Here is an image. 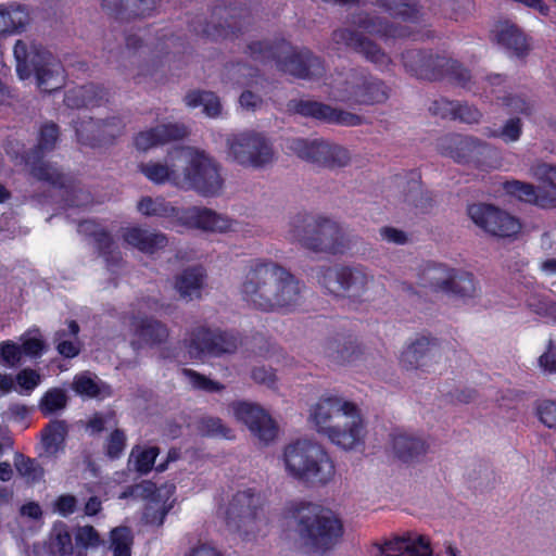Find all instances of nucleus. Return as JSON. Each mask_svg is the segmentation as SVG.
<instances>
[{
    "label": "nucleus",
    "mask_w": 556,
    "mask_h": 556,
    "mask_svg": "<svg viewBox=\"0 0 556 556\" xmlns=\"http://www.w3.org/2000/svg\"><path fill=\"white\" fill-rule=\"evenodd\" d=\"M304 289L305 285L288 269L267 260L252 261L240 287L242 299L266 313L293 312Z\"/></svg>",
    "instance_id": "obj_1"
},
{
    "label": "nucleus",
    "mask_w": 556,
    "mask_h": 556,
    "mask_svg": "<svg viewBox=\"0 0 556 556\" xmlns=\"http://www.w3.org/2000/svg\"><path fill=\"white\" fill-rule=\"evenodd\" d=\"M245 53L256 62H275L277 70L298 79H318L326 73L325 60L308 48L296 49L283 38L252 41Z\"/></svg>",
    "instance_id": "obj_2"
},
{
    "label": "nucleus",
    "mask_w": 556,
    "mask_h": 556,
    "mask_svg": "<svg viewBox=\"0 0 556 556\" xmlns=\"http://www.w3.org/2000/svg\"><path fill=\"white\" fill-rule=\"evenodd\" d=\"M311 418L319 433L343 450H352L362 441L363 420L353 402H342L332 395L321 397L313 407Z\"/></svg>",
    "instance_id": "obj_3"
},
{
    "label": "nucleus",
    "mask_w": 556,
    "mask_h": 556,
    "mask_svg": "<svg viewBox=\"0 0 556 556\" xmlns=\"http://www.w3.org/2000/svg\"><path fill=\"white\" fill-rule=\"evenodd\" d=\"M287 473L308 486H324L334 477L336 467L328 452L308 440H295L283 448Z\"/></svg>",
    "instance_id": "obj_4"
},
{
    "label": "nucleus",
    "mask_w": 556,
    "mask_h": 556,
    "mask_svg": "<svg viewBox=\"0 0 556 556\" xmlns=\"http://www.w3.org/2000/svg\"><path fill=\"white\" fill-rule=\"evenodd\" d=\"M60 137V128L55 123H46L40 127L37 144L25 152L24 162L29 166L30 175L53 188L64 190L67 206H79L73 197L78 189L76 179L64 174L56 164L43 161L45 155L54 150Z\"/></svg>",
    "instance_id": "obj_5"
},
{
    "label": "nucleus",
    "mask_w": 556,
    "mask_h": 556,
    "mask_svg": "<svg viewBox=\"0 0 556 556\" xmlns=\"http://www.w3.org/2000/svg\"><path fill=\"white\" fill-rule=\"evenodd\" d=\"M290 237L303 248L313 252L343 254L349 248V239L341 226L325 216H314L302 212L290 220Z\"/></svg>",
    "instance_id": "obj_6"
},
{
    "label": "nucleus",
    "mask_w": 556,
    "mask_h": 556,
    "mask_svg": "<svg viewBox=\"0 0 556 556\" xmlns=\"http://www.w3.org/2000/svg\"><path fill=\"white\" fill-rule=\"evenodd\" d=\"M401 60L405 71L418 79L439 81L447 78L463 89L475 91L470 71L457 60L421 49L404 51Z\"/></svg>",
    "instance_id": "obj_7"
},
{
    "label": "nucleus",
    "mask_w": 556,
    "mask_h": 556,
    "mask_svg": "<svg viewBox=\"0 0 556 556\" xmlns=\"http://www.w3.org/2000/svg\"><path fill=\"white\" fill-rule=\"evenodd\" d=\"M16 61V73L21 79L35 75L38 88L51 93L64 86V68L59 59L41 45L27 46L17 40L13 48Z\"/></svg>",
    "instance_id": "obj_8"
},
{
    "label": "nucleus",
    "mask_w": 556,
    "mask_h": 556,
    "mask_svg": "<svg viewBox=\"0 0 556 556\" xmlns=\"http://www.w3.org/2000/svg\"><path fill=\"white\" fill-rule=\"evenodd\" d=\"M137 210L147 217L178 218L187 227L204 231L226 232L232 226L230 218L207 207L193 206L180 214V210L164 198L142 197L138 201Z\"/></svg>",
    "instance_id": "obj_9"
},
{
    "label": "nucleus",
    "mask_w": 556,
    "mask_h": 556,
    "mask_svg": "<svg viewBox=\"0 0 556 556\" xmlns=\"http://www.w3.org/2000/svg\"><path fill=\"white\" fill-rule=\"evenodd\" d=\"M299 513L298 531L306 547L324 553L339 543L343 525L331 510L306 503L299 508Z\"/></svg>",
    "instance_id": "obj_10"
},
{
    "label": "nucleus",
    "mask_w": 556,
    "mask_h": 556,
    "mask_svg": "<svg viewBox=\"0 0 556 556\" xmlns=\"http://www.w3.org/2000/svg\"><path fill=\"white\" fill-rule=\"evenodd\" d=\"M240 344L241 337L238 331L218 327L212 328L207 325L192 327L184 339V346L193 359L233 354Z\"/></svg>",
    "instance_id": "obj_11"
},
{
    "label": "nucleus",
    "mask_w": 556,
    "mask_h": 556,
    "mask_svg": "<svg viewBox=\"0 0 556 556\" xmlns=\"http://www.w3.org/2000/svg\"><path fill=\"white\" fill-rule=\"evenodd\" d=\"M318 283L330 294L368 300L367 292L375 283L372 275L362 266H323L316 275Z\"/></svg>",
    "instance_id": "obj_12"
},
{
    "label": "nucleus",
    "mask_w": 556,
    "mask_h": 556,
    "mask_svg": "<svg viewBox=\"0 0 556 556\" xmlns=\"http://www.w3.org/2000/svg\"><path fill=\"white\" fill-rule=\"evenodd\" d=\"M211 17L212 22L203 23L198 16L189 21V30L203 38L217 41L238 38L251 23L249 10L242 7L215 5Z\"/></svg>",
    "instance_id": "obj_13"
},
{
    "label": "nucleus",
    "mask_w": 556,
    "mask_h": 556,
    "mask_svg": "<svg viewBox=\"0 0 556 556\" xmlns=\"http://www.w3.org/2000/svg\"><path fill=\"white\" fill-rule=\"evenodd\" d=\"M177 184L180 189L193 190L203 197H215L222 191L224 179L213 159L204 151L192 150Z\"/></svg>",
    "instance_id": "obj_14"
},
{
    "label": "nucleus",
    "mask_w": 556,
    "mask_h": 556,
    "mask_svg": "<svg viewBox=\"0 0 556 556\" xmlns=\"http://www.w3.org/2000/svg\"><path fill=\"white\" fill-rule=\"evenodd\" d=\"M389 97L390 88L382 79L353 70L338 89L337 99L351 105H375L384 103Z\"/></svg>",
    "instance_id": "obj_15"
},
{
    "label": "nucleus",
    "mask_w": 556,
    "mask_h": 556,
    "mask_svg": "<svg viewBox=\"0 0 556 556\" xmlns=\"http://www.w3.org/2000/svg\"><path fill=\"white\" fill-rule=\"evenodd\" d=\"M288 149L301 160L328 169L345 167L351 161L348 149L319 139L294 138L289 140Z\"/></svg>",
    "instance_id": "obj_16"
},
{
    "label": "nucleus",
    "mask_w": 556,
    "mask_h": 556,
    "mask_svg": "<svg viewBox=\"0 0 556 556\" xmlns=\"http://www.w3.org/2000/svg\"><path fill=\"white\" fill-rule=\"evenodd\" d=\"M467 215L485 233L500 239H516L522 228L519 218L494 204H469Z\"/></svg>",
    "instance_id": "obj_17"
},
{
    "label": "nucleus",
    "mask_w": 556,
    "mask_h": 556,
    "mask_svg": "<svg viewBox=\"0 0 556 556\" xmlns=\"http://www.w3.org/2000/svg\"><path fill=\"white\" fill-rule=\"evenodd\" d=\"M229 155L244 167L262 168L274 159L269 140L260 132L243 131L228 140Z\"/></svg>",
    "instance_id": "obj_18"
},
{
    "label": "nucleus",
    "mask_w": 556,
    "mask_h": 556,
    "mask_svg": "<svg viewBox=\"0 0 556 556\" xmlns=\"http://www.w3.org/2000/svg\"><path fill=\"white\" fill-rule=\"evenodd\" d=\"M488 148L485 142L476 137L455 132L446 134L437 141V150L441 155L458 164H472L477 168L481 167V156Z\"/></svg>",
    "instance_id": "obj_19"
},
{
    "label": "nucleus",
    "mask_w": 556,
    "mask_h": 556,
    "mask_svg": "<svg viewBox=\"0 0 556 556\" xmlns=\"http://www.w3.org/2000/svg\"><path fill=\"white\" fill-rule=\"evenodd\" d=\"M126 124L118 116L105 119L74 121L75 134L80 144L91 148L102 147L112 143L125 130Z\"/></svg>",
    "instance_id": "obj_20"
},
{
    "label": "nucleus",
    "mask_w": 556,
    "mask_h": 556,
    "mask_svg": "<svg viewBox=\"0 0 556 556\" xmlns=\"http://www.w3.org/2000/svg\"><path fill=\"white\" fill-rule=\"evenodd\" d=\"M288 108L303 117L316 119L324 124L354 127L363 124L358 114L332 108L329 104L314 100H291Z\"/></svg>",
    "instance_id": "obj_21"
},
{
    "label": "nucleus",
    "mask_w": 556,
    "mask_h": 556,
    "mask_svg": "<svg viewBox=\"0 0 556 556\" xmlns=\"http://www.w3.org/2000/svg\"><path fill=\"white\" fill-rule=\"evenodd\" d=\"M129 344L135 352L155 349L165 344L170 336L168 326L151 315L132 316L130 318Z\"/></svg>",
    "instance_id": "obj_22"
},
{
    "label": "nucleus",
    "mask_w": 556,
    "mask_h": 556,
    "mask_svg": "<svg viewBox=\"0 0 556 556\" xmlns=\"http://www.w3.org/2000/svg\"><path fill=\"white\" fill-rule=\"evenodd\" d=\"M332 40L337 45H343L353 52L362 55L367 62L372 63L379 70L388 68L392 61L381 47L366 37L361 31L350 28L333 30Z\"/></svg>",
    "instance_id": "obj_23"
},
{
    "label": "nucleus",
    "mask_w": 556,
    "mask_h": 556,
    "mask_svg": "<svg viewBox=\"0 0 556 556\" xmlns=\"http://www.w3.org/2000/svg\"><path fill=\"white\" fill-rule=\"evenodd\" d=\"M264 501L254 489L248 488L238 491L229 502L226 510L227 525H233L237 530L248 528L258 520L263 510Z\"/></svg>",
    "instance_id": "obj_24"
},
{
    "label": "nucleus",
    "mask_w": 556,
    "mask_h": 556,
    "mask_svg": "<svg viewBox=\"0 0 556 556\" xmlns=\"http://www.w3.org/2000/svg\"><path fill=\"white\" fill-rule=\"evenodd\" d=\"M231 407L236 418L243 422L254 437L264 443L274 441L278 428L264 408L248 402H235Z\"/></svg>",
    "instance_id": "obj_25"
},
{
    "label": "nucleus",
    "mask_w": 556,
    "mask_h": 556,
    "mask_svg": "<svg viewBox=\"0 0 556 556\" xmlns=\"http://www.w3.org/2000/svg\"><path fill=\"white\" fill-rule=\"evenodd\" d=\"M503 190L506 194L540 208H556V194L546 189L535 187L530 182L516 179L506 180L503 182Z\"/></svg>",
    "instance_id": "obj_26"
},
{
    "label": "nucleus",
    "mask_w": 556,
    "mask_h": 556,
    "mask_svg": "<svg viewBox=\"0 0 556 556\" xmlns=\"http://www.w3.org/2000/svg\"><path fill=\"white\" fill-rule=\"evenodd\" d=\"M159 0H102V9L114 20L129 22L151 16Z\"/></svg>",
    "instance_id": "obj_27"
},
{
    "label": "nucleus",
    "mask_w": 556,
    "mask_h": 556,
    "mask_svg": "<svg viewBox=\"0 0 556 556\" xmlns=\"http://www.w3.org/2000/svg\"><path fill=\"white\" fill-rule=\"evenodd\" d=\"M187 136V129L179 124H162L148 130L138 132L134 138V144L139 151H147L153 147L180 140Z\"/></svg>",
    "instance_id": "obj_28"
},
{
    "label": "nucleus",
    "mask_w": 556,
    "mask_h": 556,
    "mask_svg": "<svg viewBox=\"0 0 556 556\" xmlns=\"http://www.w3.org/2000/svg\"><path fill=\"white\" fill-rule=\"evenodd\" d=\"M438 345L437 338L421 336L403 350L400 364L407 370L424 368L435 357Z\"/></svg>",
    "instance_id": "obj_29"
},
{
    "label": "nucleus",
    "mask_w": 556,
    "mask_h": 556,
    "mask_svg": "<svg viewBox=\"0 0 556 556\" xmlns=\"http://www.w3.org/2000/svg\"><path fill=\"white\" fill-rule=\"evenodd\" d=\"M395 181L403 187L404 201L412 204L420 213H428L433 206V199L428 191L421 187V175L417 169L405 172L404 176L396 175Z\"/></svg>",
    "instance_id": "obj_30"
},
{
    "label": "nucleus",
    "mask_w": 556,
    "mask_h": 556,
    "mask_svg": "<svg viewBox=\"0 0 556 556\" xmlns=\"http://www.w3.org/2000/svg\"><path fill=\"white\" fill-rule=\"evenodd\" d=\"M378 556H434L430 541L419 535L416 539L410 536H397L393 540L378 545Z\"/></svg>",
    "instance_id": "obj_31"
},
{
    "label": "nucleus",
    "mask_w": 556,
    "mask_h": 556,
    "mask_svg": "<svg viewBox=\"0 0 556 556\" xmlns=\"http://www.w3.org/2000/svg\"><path fill=\"white\" fill-rule=\"evenodd\" d=\"M109 97L110 92L103 86L87 84L68 89L64 103L70 109L98 108L109 102Z\"/></svg>",
    "instance_id": "obj_32"
},
{
    "label": "nucleus",
    "mask_w": 556,
    "mask_h": 556,
    "mask_svg": "<svg viewBox=\"0 0 556 556\" xmlns=\"http://www.w3.org/2000/svg\"><path fill=\"white\" fill-rule=\"evenodd\" d=\"M355 24L358 28L384 40L408 38L412 33L407 26L395 24L384 17L363 13L357 16Z\"/></svg>",
    "instance_id": "obj_33"
},
{
    "label": "nucleus",
    "mask_w": 556,
    "mask_h": 556,
    "mask_svg": "<svg viewBox=\"0 0 556 556\" xmlns=\"http://www.w3.org/2000/svg\"><path fill=\"white\" fill-rule=\"evenodd\" d=\"M122 237L126 244L150 255L164 249L168 243L166 235L149 231L140 226L125 228Z\"/></svg>",
    "instance_id": "obj_34"
},
{
    "label": "nucleus",
    "mask_w": 556,
    "mask_h": 556,
    "mask_svg": "<svg viewBox=\"0 0 556 556\" xmlns=\"http://www.w3.org/2000/svg\"><path fill=\"white\" fill-rule=\"evenodd\" d=\"M122 237L126 244L150 255L164 249L168 243L166 235L149 231L140 226L125 228Z\"/></svg>",
    "instance_id": "obj_35"
},
{
    "label": "nucleus",
    "mask_w": 556,
    "mask_h": 556,
    "mask_svg": "<svg viewBox=\"0 0 556 556\" xmlns=\"http://www.w3.org/2000/svg\"><path fill=\"white\" fill-rule=\"evenodd\" d=\"M441 283L443 285V293L463 302L475 299L480 289L475 275L460 268H455L451 278Z\"/></svg>",
    "instance_id": "obj_36"
},
{
    "label": "nucleus",
    "mask_w": 556,
    "mask_h": 556,
    "mask_svg": "<svg viewBox=\"0 0 556 556\" xmlns=\"http://www.w3.org/2000/svg\"><path fill=\"white\" fill-rule=\"evenodd\" d=\"M495 39L498 45L519 59H523L529 54L530 45L527 36L515 24L508 22L501 23L497 26Z\"/></svg>",
    "instance_id": "obj_37"
},
{
    "label": "nucleus",
    "mask_w": 556,
    "mask_h": 556,
    "mask_svg": "<svg viewBox=\"0 0 556 556\" xmlns=\"http://www.w3.org/2000/svg\"><path fill=\"white\" fill-rule=\"evenodd\" d=\"M68 434V425L63 419L49 421L41 430V445L43 452L39 456L56 457L64 452L65 441Z\"/></svg>",
    "instance_id": "obj_38"
},
{
    "label": "nucleus",
    "mask_w": 556,
    "mask_h": 556,
    "mask_svg": "<svg viewBox=\"0 0 556 556\" xmlns=\"http://www.w3.org/2000/svg\"><path fill=\"white\" fill-rule=\"evenodd\" d=\"M359 353V346L351 336H337L329 339L325 346L326 356L340 365L354 361Z\"/></svg>",
    "instance_id": "obj_39"
},
{
    "label": "nucleus",
    "mask_w": 556,
    "mask_h": 556,
    "mask_svg": "<svg viewBox=\"0 0 556 556\" xmlns=\"http://www.w3.org/2000/svg\"><path fill=\"white\" fill-rule=\"evenodd\" d=\"M392 446L396 457L403 463H412L427 452V444L419 438L406 433L392 435Z\"/></svg>",
    "instance_id": "obj_40"
},
{
    "label": "nucleus",
    "mask_w": 556,
    "mask_h": 556,
    "mask_svg": "<svg viewBox=\"0 0 556 556\" xmlns=\"http://www.w3.org/2000/svg\"><path fill=\"white\" fill-rule=\"evenodd\" d=\"M375 4L394 18L409 23L421 21V9L416 0H376Z\"/></svg>",
    "instance_id": "obj_41"
},
{
    "label": "nucleus",
    "mask_w": 556,
    "mask_h": 556,
    "mask_svg": "<svg viewBox=\"0 0 556 556\" xmlns=\"http://www.w3.org/2000/svg\"><path fill=\"white\" fill-rule=\"evenodd\" d=\"M96 249L104 260L109 270L114 271L123 263L122 252L115 247L113 237L106 229H100L92 233Z\"/></svg>",
    "instance_id": "obj_42"
},
{
    "label": "nucleus",
    "mask_w": 556,
    "mask_h": 556,
    "mask_svg": "<svg viewBox=\"0 0 556 556\" xmlns=\"http://www.w3.org/2000/svg\"><path fill=\"white\" fill-rule=\"evenodd\" d=\"M28 22V13L21 4H0V36L22 30Z\"/></svg>",
    "instance_id": "obj_43"
},
{
    "label": "nucleus",
    "mask_w": 556,
    "mask_h": 556,
    "mask_svg": "<svg viewBox=\"0 0 556 556\" xmlns=\"http://www.w3.org/2000/svg\"><path fill=\"white\" fill-rule=\"evenodd\" d=\"M204 277L202 267H189L176 277L175 287L182 299L200 298Z\"/></svg>",
    "instance_id": "obj_44"
},
{
    "label": "nucleus",
    "mask_w": 556,
    "mask_h": 556,
    "mask_svg": "<svg viewBox=\"0 0 556 556\" xmlns=\"http://www.w3.org/2000/svg\"><path fill=\"white\" fill-rule=\"evenodd\" d=\"M49 551L52 556H70L74 547L68 526L63 521L53 523L49 535Z\"/></svg>",
    "instance_id": "obj_45"
},
{
    "label": "nucleus",
    "mask_w": 556,
    "mask_h": 556,
    "mask_svg": "<svg viewBox=\"0 0 556 556\" xmlns=\"http://www.w3.org/2000/svg\"><path fill=\"white\" fill-rule=\"evenodd\" d=\"M185 103L191 109L202 105L208 117H217L222 112L219 98L212 91L191 90L185 96Z\"/></svg>",
    "instance_id": "obj_46"
},
{
    "label": "nucleus",
    "mask_w": 556,
    "mask_h": 556,
    "mask_svg": "<svg viewBox=\"0 0 556 556\" xmlns=\"http://www.w3.org/2000/svg\"><path fill=\"white\" fill-rule=\"evenodd\" d=\"M455 268L440 263H428L421 271L419 285L424 288H430L435 292L443 291L444 280H448Z\"/></svg>",
    "instance_id": "obj_47"
},
{
    "label": "nucleus",
    "mask_w": 556,
    "mask_h": 556,
    "mask_svg": "<svg viewBox=\"0 0 556 556\" xmlns=\"http://www.w3.org/2000/svg\"><path fill=\"white\" fill-rule=\"evenodd\" d=\"M14 467L17 473L29 484L38 483L45 477L42 466L35 458L20 452L14 454Z\"/></svg>",
    "instance_id": "obj_48"
},
{
    "label": "nucleus",
    "mask_w": 556,
    "mask_h": 556,
    "mask_svg": "<svg viewBox=\"0 0 556 556\" xmlns=\"http://www.w3.org/2000/svg\"><path fill=\"white\" fill-rule=\"evenodd\" d=\"M139 170L152 182L161 185L166 181L178 187L179 174L160 162H148L139 164Z\"/></svg>",
    "instance_id": "obj_49"
},
{
    "label": "nucleus",
    "mask_w": 556,
    "mask_h": 556,
    "mask_svg": "<svg viewBox=\"0 0 556 556\" xmlns=\"http://www.w3.org/2000/svg\"><path fill=\"white\" fill-rule=\"evenodd\" d=\"M483 135L488 138H500L506 143L516 142L522 135V123L519 117H511L501 128L486 127Z\"/></svg>",
    "instance_id": "obj_50"
},
{
    "label": "nucleus",
    "mask_w": 556,
    "mask_h": 556,
    "mask_svg": "<svg viewBox=\"0 0 556 556\" xmlns=\"http://www.w3.org/2000/svg\"><path fill=\"white\" fill-rule=\"evenodd\" d=\"M113 556H131L134 535L128 527H117L110 532Z\"/></svg>",
    "instance_id": "obj_51"
},
{
    "label": "nucleus",
    "mask_w": 556,
    "mask_h": 556,
    "mask_svg": "<svg viewBox=\"0 0 556 556\" xmlns=\"http://www.w3.org/2000/svg\"><path fill=\"white\" fill-rule=\"evenodd\" d=\"M495 100L505 108L509 114H521L530 116L533 112V103L525 96L515 93H505L496 96Z\"/></svg>",
    "instance_id": "obj_52"
},
{
    "label": "nucleus",
    "mask_w": 556,
    "mask_h": 556,
    "mask_svg": "<svg viewBox=\"0 0 556 556\" xmlns=\"http://www.w3.org/2000/svg\"><path fill=\"white\" fill-rule=\"evenodd\" d=\"M66 404L67 396L65 391L61 388H51L40 399L39 409L43 416H49L63 409Z\"/></svg>",
    "instance_id": "obj_53"
},
{
    "label": "nucleus",
    "mask_w": 556,
    "mask_h": 556,
    "mask_svg": "<svg viewBox=\"0 0 556 556\" xmlns=\"http://www.w3.org/2000/svg\"><path fill=\"white\" fill-rule=\"evenodd\" d=\"M127 446V437L124 430L116 428L105 439L103 451L111 460L119 459Z\"/></svg>",
    "instance_id": "obj_54"
},
{
    "label": "nucleus",
    "mask_w": 556,
    "mask_h": 556,
    "mask_svg": "<svg viewBox=\"0 0 556 556\" xmlns=\"http://www.w3.org/2000/svg\"><path fill=\"white\" fill-rule=\"evenodd\" d=\"M74 536L76 545L84 549L98 547L102 544L100 534L94 527L90 525L78 526L75 529Z\"/></svg>",
    "instance_id": "obj_55"
},
{
    "label": "nucleus",
    "mask_w": 556,
    "mask_h": 556,
    "mask_svg": "<svg viewBox=\"0 0 556 556\" xmlns=\"http://www.w3.org/2000/svg\"><path fill=\"white\" fill-rule=\"evenodd\" d=\"M200 430L208 437L232 439V430L228 428L218 417H206L201 420Z\"/></svg>",
    "instance_id": "obj_56"
},
{
    "label": "nucleus",
    "mask_w": 556,
    "mask_h": 556,
    "mask_svg": "<svg viewBox=\"0 0 556 556\" xmlns=\"http://www.w3.org/2000/svg\"><path fill=\"white\" fill-rule=\"evenodd\" d=\"M23 357L21 345L7 340L0 343V363L7 367H16L20 365Z\"/></svg>",
    "instance_id": "obj_57"
},
{
    "label": "nucleus",
    "mask_w": 556,
    "mask_h": 556,
    "mask_svg": "<svg viewBox=\"0 0 556 556\" xmlns=\"http://www.w3.org/2000/svg\"><path fill=\"white\" fill-rule=\"evenodd\" d=\"M67 333L65 329H60L54 334L55 349L60 355L65 358H74L80 353V343L78 340H66Z\"/></svg>",
    "instance_id": "obj_58"
},
{
    "label": "nucleus",
    "mask_w": 556,
    "mask_h": 556,
    "mask_svg": "<svg viewBox=\"0 0 556 556\" xmlns=\"http://www.w3.org/2000/svg\"><path fill=\"white\" fill-rule=\"evenodd\" d=\"M182 372L189 379L192 387L198 390L217 392L224 389V386L222 383L214 381L193 369L185 368Z\"/></svg>",
    "instance_id": "obj_59"
},
{
    "label": "nucleus",
    "mask_w": 556,
    "mask_h": 556,
    "mask_svg": "<svg viewBox=\"0 0 556 556\" xmlns=\"http://www.w3.org/2000/svg\"><path fill=\"white\" fill-rule=\"evenodd\" d=\"M482 118V113L475 105L467 102L455 101V111L453 121H459L465 124H478Z\"/></svg>",
    "instance_id": "obj_60"
},
{
    "label": "nucleus",
    "mask_w": 556,
    "mask_h": 556,
    "mask_svg": "<svg viewBox=\"0 0 556 556\" xmlns=\"http://www.w3.org/2000/svg\"><path fill=\"white\" fill-rule=\"evenodd\" d=\"M73 388L77 394L88 397H97L100 394L98 383L86 375L76 376L74 378Z\"/></svg>",
    "instance_id": "obj_61"
},
{
    "label": "nucleus",
    "mask_w": 556,
    "mask_h": 556,
    "mask_svg": "<svg viewBox=\"0 0 556 556\" xmlns=\"http://www.w3.org/2000/svg\"><path fill=\"white\" fill-rule=\"evenodd\" d=\"M471 0H441V5L445 14L455 21L464 18L466 12L471 8Z\"/></svg>",
    "instance_id": "obj_62"
},
{
    "label": "nucleus",
    "mask_w": 556,
    "mask_h": 556,
    "mask_svg": "<svg viewBox=\"0 0 556 556\" xmlns=\"http://www.w3.org/2000/svg\"><path fill=\"white\" fill-rule=\"evenodd\" d=\"M52 507L60 516L68 517L77 510L78 500L70 493L61 494L54 500Z\"/></svg>",
    "instance_id": "obj_63"
},
{
    "label": "nucleus",
    "mask_w": 556,
    "mask_h": 556,
    "mask_svg": "<svg viewBox=\"0 0 556 556\" xmlns=\"http://www.w3.org/2000/svg\"><path fill=\"white\" fill-rule=\"evenodd\" d=\"M538 415L547 428L556 429V401H543L538 407Z\"/></svg>",
    "instance_id": "obj_64"
}]
</instances>
